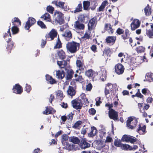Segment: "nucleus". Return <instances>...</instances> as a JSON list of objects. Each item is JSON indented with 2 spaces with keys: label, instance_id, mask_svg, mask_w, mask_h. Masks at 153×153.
Segmentation results:
<instances>
[{
  "label": "nucleus",
  "instance_id": "19",
  "mask_svg": "<svg viewBox=\"0 0 153 153\" xmlns=\"http://www.w3.org/2000/svg\"><path fill=\"white\" fill-rule=\"evenodd\" d=\"M81 101L83 105H87L89 102L88 99L86 97V95L85 93H82L80 96L79 97L78 99Z\"/></svg>",
  "mask_w": 153,
  "mask_h": 153
},
{
  "label": "nucleus",
  "instance_id": "58",
  "mask_svg": "<svg viewBox=\"0 0 153 153\" xmlns=\"http://www.w3.org/2000/svg\"><path fill=\"white\" fill-rule=\"evenodd\" d=\"M93 86L90 83H89L86 85V90L88 91H90L92 88Z\"/></svg>",
  "mask_w": 153,
  "mask_h": 153
},
{
  "label": "nucleus",
  "instance_id": "60",
  "mask_svg": "<svg viewBox=\"0 0 153 153\" xmlns=\"http://www.w3.org/2000/svg\"><path fill=\"white\" fill-rule=\"evenodd\" d=\"M124 32V30L120 28H118L117 30L116 33L118 35H120L123 33Z\"/></svg>",
  "mask_w": 153,
  "mask_h": 153
},
{
  "label": "nucleus",
  "instance_id": "49",
  "mask_svg": "<svg viewBox=\"0 0 153 153\" xmlns=\"http://www.w3.org/2000/svg\"><path fill=\"white\" fill-rule=\"evenodd\" d=\"M46 10L47 11L51 14H53L54 10V8L51 6H48Z\"/></svg>",
  "mask_w": 153,
  "mask_h": 153
},
{
  "label": "nucleus",
  "instance_id": "52",
  "mask_svg": "<svg viewBox=\"0 0 153 153\" xmlns=\"http://www.w3.org/2000/svg\"><path fill=\"white\" fill-rule=\"evenodd\" d=\"M113 88V85L111 83H108L107 84L105 87V88H106L107 89L112 91Z\"/></svg>",
  "mask_w": 153,
  "mask_h": 153
},
{
  "label": "nucleus",
  "instance_id": "40",
  "mask_svg": "<svg viewBox=\"0 0 153 153\" xmlns=\"http://www.w3.org/2000/svg\"><path fill=\"white\" fill-rule=\"evenodd\" d=\"M18 26L13 25L11 28V30L13 34H15L18 33L19 31Z\"/></svg>",
  "mask_w": 153,
  "mask_h": 153
},
{
  "label": "nucleus",
  "instance_id": "39",
  "mask_svg": "<svg viewBox=\"0 0 153 153\" xmlns=\"http://www.w3.org/2000/svg\"><path fill=\"white\" fill-rule=\"evenodd\" d=\"M82 4L81 3H80L76 7L75 9L74 10V13H75L77 12L82 11Z\"/></svg>",
  "mask_w": 153,
  "mask_h": 153
},
{
  "label": "nucleus",
  "instance_id": "15",
  "mask_svg": "<svg viewBox=\"0 0 153 153\" xmlns=\"http://www.w3.org/2000/svg\"><path fill=\"white\" fill-rule=\"evenodd\" d=\"M116 40V36H108L106 37L105 40L107 44H111L113 45L114 44Z\"/></svg>",
  "mask_w": 153,
  "mask_h": 153
},
{
  "label": "nucleus",
  "instance_id": "25",
  "mask_svg": "<svg viewBox=\"0 0 153 153\" xmlns=\"http://www.w3.org/2000/svg\"><path fill=\"white\" fill-rule=\"evenodd\" d=\"M80 140L79 138L76 137H71L69 138V141L75 144H78L79 145Z\"/></svg>",
  "mask_w": 153,
  "mask_h": 153
},
{
  "label": "nucleus",
  "instance_id": "27",
  "mask_svg": "<svg viewBox=\"0 0 153 153\" xmlns=\"http://www.w3.org/2000/svg\"><path fill=\"white\" fill-rule=\"evenodd\" d=\"M91 31L88 30V31H86L83 36L82 37V39H84L85 40H88L91 37Z\"/></svg>",
  "mask_w": 153,
  "mask_h": 153
},
{
  "label": "nucleus",
  "instance_id": "55",
  "mask_svg": "<svg viewBox=\"0 0 153 153\" xmlns=\"http://www.w3.org/2000/svg\"><path fill=\"white\" fill-rule=\"evenodd\" d=\"M130 146L127 144H123L121 148L122 149L127 150L130 148Z\"/></svg>",
  "mask_w": 153,
  "mask_h": 153
},
{
  "label": "nucleus",
  "instance_id": "34",
  "mask_svg": "<svg viewBox=\"0 0 153 153\" xmlns=\"http://www.w3.org/2000/svg\"><path fill=\"white\" fill-rule=\"evenodd\" d=\"M57 54L60 59H63L65 58L66 56L65 52L62 50H61L58 52Z\"/></svg>",
  "mask_w": 153,
  "mask_h": 153
},
{
  "label": "nucleus",
  "instance_id": "29",
  "mask_svg": "<svg viewBox=\"0 0 153 153\" xmlns=\"http://www.w3.org/2000/svg\"><path fill=\"white\" fill-rule=\"evenodd\" d=\"M144 11L145 15L147 16H150L152 12L151 8L148 4L145 7Z\"/></svg>",
  "mask_w": 153,
  "mask_h": 153
},
{
  "label": "nucleus",
  "instance_id": "11",
  "mask_svg": "<svg viewBox=\"0 0 153 153\" xmlns=\"http://www.w3.org/2000/svg\"><path fill=\"white\" fill-rule=\"evenodd\" d=\"M12 90L13 93L21 94L23 92V88L19 84L17 83L13 86Z\"/></svg>",
  "mask_w": 153,
  "mask_h": 153
},
{
  "label": "nucleus",
  "instance_id": "57",
  "mask_svg": "<svg viewBox=\"0 0 153 153\" xmlns=\"http://www.w3.org/2000/svg\"><path fill=\"white\" fill-rule=\"evenodd\" d=\"M88 112L91 115H94L96 113V110L93 108L90 109L89 110Z\"/></svg>",
  "mask_w": 153,
  "mask_h": 153
},
{
  "label": "nucleus",
  "instance_id": "2",
  "mask_svg": "<svg viewBox=\"0 0 153 153\" xmlns=\"http://www.w3.org/2000/svg\"><path fill=\"white\" fill-rule=\"evenodd\" d=\"M55 19L53 21L55 24H59L60 25L63 24L65 23L64 18V14L61 12L56 10L54 12Z\"/></svg>",
  "mask_w": 153,
  "mask_h": 153
},
{
  "label": "nucleus",
  "instance_id": "5",
  "mask_svg": "<svg viewBox=\"0 0 153 153\" xmlns=\"http://www.w3.org/2000/svg\"><path fill=\"white\" fill-rule=\"evenodd\" d=\"M71 103L73 108L76 110L81 109L83 105L81 101L77 98L72 100L71 101Z\"/></svg>",
  "mask_w": 153,
  "mask_h": 153
},
{
  "label": "nucleus",
  "instance_id": "8",
  "mask_svg": "<svg viewBox=\"0 0 153 153\" xmlns=\"http://www.w3.org/2000/svg\"><path fill=\"white\" fill-rule=\"evenodd\" d=\"M36 22L35 19L32 17H29L28 18V20L26 22L25 28L26 30H29L30 27L33 25Z\"/></svg>",
  "mask_w": 153,
  "mask_h": 153
},
{
  "label": "nucleus",
  "instance_id": "14",
  "mask_svg": "<svg viewBox=\"0 0 153 153\" xmlns=\"http://www.w3.org/2000/svg\"><path fill=\"white\" fill-rule=\"evenodd\" d=\"M76 65L78 70L81 71H83L85 66L83 60H81L79 59H77L76 62Z\"/></svg>",
  "mask_w": 153,
  "mask_h": 153
},
{
  "label": "nucleus",
  "instance_id": "7",
  "mask_svg": "<svg viewBox=\"0 0 153 153\" xmlns=\"http://www.w3.org/2000/svg\"><path fill=\"white\" fill-rule=\"evenodd\" d=\"M97 19L96 17H94L89 21L88 25V30H92L94 29L97 23Z\"/></svg>",
  "mask_w": 153,
  "mask_h": 153
},
{
  "label": "nucleus",
  "instance_id": "37",
  "mask_svg": "<svg viewBox=\"0 0 153 153\" xmlns=\"http://www.w3.org/2000/svg\"><path fill=\"white\" fill-rule=\"evenodd\" d=\"M91 131L88 134V135L90 137H92L94 136L97 133V130L94 126L91 127Z\"/></svg>",
  "mask_w": 153,
  "mask_h": 153
},
{
  "label": "nucleus",
  "instance_id": "47",
  "mask_svg": "<svg viewBox=\"0 0 153 153\" xmlns=\"http://www.w3.org/2000/svg\"><path fill=\"white\" fill-rule=\"evenodd\" d=\"M138 126H139V128L137 129V132H139V133H142V132H141V131H142V133H144L145 132L146 128V126H144L143 127H141L140 124H139Z\"/></svg>",
  "mask_w": 153,
  "mask_h": 153
},
{
  "label": "nucleus",
  "instance_id": "31",
  "mask_svg": "<svg viewBox=\"0 0 153 153\" xmlns=\"http://www.w3.org/2000/svg\"><path fill=\"white\" fill-rule=\"evenodd\" d=\"M57 64L60 68H64L67 66V61L64 60L62 61H58Z\"/></svg>",
  "mask_w": 153,
  "mask_h": 153
},
{
  "label": "nucleus",
  "instance_id": "3",
  "mask_svg": "<svg viewBox=\"0 0 153 153\" xmlns=\"http://www.w3.org/2000/svg\"><path fill=\"white\" fill-rule=\"evenodd\" d=\"M51 3L55 5L57 7L59 8L64 11H67L69 10V6L64 2L54 0L52 1Z\"/></svg>",
  "mask_w": 153,
  "mask_h": 153
},
{
  "label": "nucleus",
  "instance_id": "51",
  "mask_svg": "<svg viewBox=\"0 0 153 153\" xmlns=\"http://www.w3.org/2000/svg\"><path fill=\"white\" fill-rule=\"evenodd\" d=\"M140 22L137 19H134V30L138 28L140 26Z\"/></svg>",
  "mask_w": 153,
  "mask_h": 153
},
{
  "label": "nucleus",
  "instance_id": "38",
  "mask_svg": "<svg viewBox=\"0 0 153 153\" xmlns=\"http://www.w3.org/2000/svg\"><path fill=\"white\" fill-rule=\"evenodd\" d=\"M94 71L91 69H89L85 71V74L88 77H92Z\"/></svg>",
  "mask_w": 153,
  "mask_h": 153
},
{
  "label": "nucleus",
  "instance_id": "26",
  "mask_svg": "<svg viewBox=\"0 0 153 153\" xmlns=\"http://www.w3.org/2000/svg\"><path fill=\"white\" fill-rule=\"evenodd\" d=\"M90 2L88 1H84L83 2V9L85 10H88L90 9Z\"/></svg>",
  "mask_w": 153,
  "mask_h": 153
},
{
  "label": "nucleus",
  "instance_id": "42",
  "mask_svg": "<svg viewBox=\"0 0 153 153\" xmlns=\"http://www.w3.org/2000/svg\"><path fill=\"white\" fill-rule=\"evenodd\" d=\"M121 140L118 139H115L114 141V145L117 147H121L122 143L121 142Z\"/></svg>",
  "mask_w": 153,
  "mask_h": 153
},
{
  "label": "nucleus",
  "instance_id": "35",
  "mask_svg": "<svg viewBox=\"0 0 153 153\" xmlns=\"http://www.w3.org/2000/svg\"><path fill=\"white\" fill-rule=\"evenodd\" d=\"M62 47V43L60 41L59 36H58L57 41L54 47V49L60 48Z\"/></svg>",
  "mask_w": 153,
  "mask_h": 153
},
{
  "label": "nucleus",
  "instance_id": "22",
  "mask_svg": "<svg viewBox=\"0 0 153 153\" xmlns=\"http://www.w3.org/2000/svg\"><path fill=\"white\" fill-rule=\"evenodd\" d=\"M104 30L107 31L109 34H112L114 32V30L110 24L106 23L105 24Z\"/></svg>",
  "mask_w": 153,
  "mask_h": 153
},
{
  "label": "nucleus",
  "instance_id": "44",
  "mask_svg": "<svg viewBox=\"0 0 153 153\" xmlns=\"http://www.w3.org/2000/svg\"><path fill=\"white\" fill-rule=\"evenodd\" d=\"M143 58L140 56H138L135 59L136 61L135 63L137 65H140L143 61Z\"/></svg>",
  "mask_w": 153,
  "mask_h": 153
},
{
  "label": "nucleus",
  "instance_id": "62",
  "mask_svg": "<svg viewBox=\"0 0 153 153\" xmlns=\"http://www.w3.org/2000/svg\"><path fill=\"white\" fill-rule=\"evenodd\" d=\"M74 115V114H72V113H70L67 117V119L68 120L71 121L73 119Z\"/></svg>",
  "mask_w": 153,
  "mask_h": 153
},
{
  "label": "nucleus",
  "instance_id": "33",
  "mask_svg": "<svg viewBox=\"0 0 153 153\" xmlns=\"http://www.w3.org/2000/svg\"><path fill=\"white\" fill-rule=\"evenodd\" d=\"M12 23L13 25L19 26L21 25V22L18 18L15 17L12 20Z\"/></svg>",
  "mask_w": 153,
  "mask_h": 153
},
{
  "label": "nucleus",
  "instance_id": "41",
  "mask_svg": "<svg viewBox=\"0 0 153 153\" xmlns=\"http://www.w3.org/2000/svg\"><path fill=\"white\" fill-rule=\"evenodd\" d=\"M152 30H149L147 31L146 34L150 38H153V24L151 25Z\"/></svg>",
  "mask_w": 153,
  "mask_h": 153
},
{
  "label": "nucleus",
  "instance_id": "9",
  "mask_svg": "<svg viewBox=\"0 0 153 153\" xmlns=\"http://www.w3.org/2000/svg\"><path fill=\"white\" fill-rule=\"evenodd\" d=\"M115 72L118 74H121L123 73L125 70L124 66L121 63H118L114 67Z\"/></svg>",
  "mask_w": 153,
  "mask_h": 153
},
{
  "label": "nucleus",
  "instance_id": "12",
  "mask_svg": "<svg viewBox=\"0 0 153 153\" xmlns=\"http://www.w3.org/2000/svg\"><path fill=\"white\" fill-rule=\"evenodd\" d=\"M57 34V32L55 29H52L49 33L46 35L45 37L46 39L51 38V40H53L56 37Z\"/></svg>",
  "mask_w": 153,
  "mask_h": 153
},
{
  "label": "nucleus",
  "instance_id": "23",
  "mask_svg": "<svg viewBox=\"0 0 153 153\" xmlns=\"http://www.w3.org/2000/svg\"><path fill=\"white\" fill-rule=\"evenodd\" d=\"M74 74V72L71 69L68 70L65 77L66 80L68 81L71 80Z\"/></svg>",
  "mask_w": 153,
  "mask_h": 153
},
{
  "label": "nucleus",
  "instance_id": "56",
  "mask_svg": "<svg viewBox=\"0 0 153 153\" xmlns=\"http://www.w3.org/2000/svg\"><path fill=\"white\" fill-rule=\"evenodd\" d=\"M101 97H98L95 99L96 101V105L97 106H99L100 104L102 103V102L100 101Z\"/></svg>",
  "mask_w": 153,
  "mask_h": 153
},
{
  "label": "nucleus",
  "instance_id": "1",
  "mask_svg": "<svg viewBox=\"0 0 153 153\" xmlns=\"http://www.w3.org/2000/svg\"><path fill=\"white\" fill-rule=\"evenodd\" d=\"M79 43L74 41L68 42L66 45L67 51L71 53H76L79 50Z\"/></svg>",
  "mask_w": 153,
  "mask_h": 153
},
{
  "label": "nucleus",
  "instance_id": "36",
  "mask_svg": "<svg viewBox=\"0 0 153 153\" xmlns=\"http://www.w3.org/2000/svg\"><path fill=\"white\" fill-rule=\"evenodd\" d=\"M41 18H44L45 20L47 21L51 22V16L50 14L48 13H46L44 15H43L41 17Z\"/></svg>",
  "mask_w": 153,
  "mask_h": 153
},
{
  "label": "nucleus",
  "instance_id": "63",
  "mask_svg": "<svg viewBox=\"0 0 153 153\" xmlns=\"http://www.w3.org/2000/svg\"><path fill=\"white\" fill-rule=\"evenodd\" d=\"M91 49L94 52H96L97 51V46L95 45H92L91 47Z\"/></svg>",
  "mask_w": 153,
  "mask_h": 153
},
{
  "label": "nucleus",
  "instance_id": "28",
  "mask_svg": "<svg viewBox=\"0 0 153 153\" xmlns=\"http://www.w3.org/2000/svg\"><path fill=\"white\" fill-rule=\"evenodd\" d=\"M90 9L92 10L95 9L98 5L97 0H90Z\"/></svg>",
  "mask_w": 153,
  "mask_h": 153
},
{
  "label": "nucleus",
  "instance_id": "13",
  "mask_svg": "<svg viewBox=\"0 0 153 153\" xmlns=\"http://www.w3.org/2000/svg\"><path fill=\"white\" fill-rule=\"evenodd\" d=\"M7 42L8 43L6 48L7 51H8V53H10L11 50L13 48L14 46L15 43L13 41H12L11 38H9L7 41Z\"/></svg>",
  "mask_w": 153,
  "mask_h": 153
},
{
  "label": "nucleus",
  "instance_id": "59",
  "mask_svg": "<svg viewBox=\"0 0 153 153\" xmlns=\"http://www.w3.org/2000/svg\"><path fill=\"white\" fill-rule=\"evenodd\" d=\"M25 88V90L26 91L27 93L29 92L31 90V86L27 84H26Z\"/></svg>",
  "mask_w": 153,
  "mask_h": 153
},
{
  "label": "nucleus",
  "instance_id": "30",
  "mask_svg": "<svg viewBox=\"0 0 153 153\" xmlns=\"http://www.w3.org/2000/svg\"><path fill=\"white\" fill-rule=\"evenodd\" d=\"M45 76L46 80L49 82L51 84H53L56 83L55 80L53 78L52 76L48 74H47Z\"/></svg>",
  "mask_w": 153,
  "mask_h": 153
},
{
  "label": "nucleus",
  "instance_id": "6",
  "mask_svg": "<svg viewBox=\"0 0 153 153\" xmlns=\"http://www.w3.org/2000/svg\"><path fill=\"white\" fill-rule=\"evenodd\" d=\"M108 117L110 119L114 121H118V112L113 109H111L108 112Z\"/></svg>",
  "mask_w": 153,
  "mask_h": 153
},
{
  "label": "nucleus",
  "instance_id": "45",
  "mask_svg": "<svg viewBox=\"0 0 153 153\" xmlns=\"http://www.w3.org/2000/svg\"><path fill=\"white\" fill-rule=\"evenodd\" d=\"M85 16L84 14H81L78 17L77 21H79L81 23H84L85 22Z\"/></svg>",
  "mask_w": 153,
  "mask_h": 153
},
{
  "label": "nucleus",
  "instance_id": "10",
  "mask_svg": "<svg viewBox=\"0 0 153 153\" xmlns=\"http://www.w3.org/2000/svg\"><path fill=\"white\" fill-rule=\"evenodd\" d=\"M79 146L82 149H85L91 146V144L88 143V141L85 138L81 139Z\"/></svg>",
  "mask_w": 153,
  "mask_h": 153
},
{
  "label": "nucleus",
  "instance_id": "46",
  "mask_svg": "<svg viewBox=\"0 0 153 153\" xmlns=\"http://www.w3.org/2000/svg\"><path fill=\"white\" fill-rule=\"evenodd\" d=\"M46 110L43 112V114H49L51 113L52 108L46 107Z\"/></svg>",
  "mask_w": 153,
  "mask_h": 153
},
{
  "label": "nucleus",
  "instance_id": "64",
  "mask_svg": "<svg viewBox=\"0 0 153 153\" xmlns=\"http://www.w3.org/2000/svg\"><path fill=\"white\" fill-rule=\"evenodd\" d=\"M46 42H47L46 40L42 39V42L41 43V46L42 48H44L45 47Z\"/></svg>",
  "mask_w": 153,
  "mask_h": 153
},
{
  "label": "nucleus",
  "instance_id": "21",
  "mask_svg": "<svg viewBox=\"0 0 153 153\" xmlns=\"http://www.w3.org/2000/svg\"><path fill=\"white\" fill-rule=\"evenodd\" d=\"M56 75L59 79H62L65 76V72L64 71L62 70H56Z\"/></svg>",
  "mask_w": 153,
  "mask_h": 153
},
{
  "label": "nucleus",
  "instance_id": "53",
  "mask_svg": "<svg viewBox=\"0 0 153 153\" xmlns=\"http://www.w3.org/2000/svg\"><path fill=\"white\" fill-rule=\"evenodd\" d=\"M111 52V49L109 47L105 48L103 51L104 53L106 55L108 56Z\"/></svg>",
  "mask_w": 153,
  "mask_h": 153
},
{
  "label": "nucleus",
  "instance_id": "61",
  "mask_svg": "<svg viewBox=\"0 0 153 153\" xmlns=\"http://www.w3.org/2000/svg\"><path fill=\"white\" fill-rule=\"evenodd\" d=\"M136 50L138 53H141L144 51V49L142 46H139L137 48Z\"/></svg>",
  "mask_w": 153,
  "mask_h": 153
},
{
  "label": "nucleus",
  "instance_id": "43",
  "mask_svg": "<svg viewBox=\"0 0 153 153\" xmlns=\"http://www.w3.org/2000/svg\"><path fill=\"white\" fill-rule=\"evenodd\" d=\"M56 95L57 96L56 97H58V98H60L61 100H62L64 97V96H63L62 91L61 90H59L57 91L56 92Z\"/></svg>",
  "mask_w": 153,
  "mask_h": 153
},
{
  "label": "nucleus",
  "instance_id": "48",
  "mask_svg": "<svg viewBox=\"0 0 153 153\" xmlns=\"http://www.w3.org/2000/svg\"><path fill=\"white\" fill-rule=\"evenodd\" d=\"M37 25L42 29H46L47 27L43 22L41 21H38L37 22Z\"/></svg>",
  "mask_w": 153,
  "mask_h": 153
},
{
  "label": "nucleus",
  "instance_id": "16",
  "mask_svg": "<svg viewBox=\"0 0 153 153\" xmlns=\"http://www.w3.org/2000/svg\"><path fill=\"white\" fill-rule=\"evenodd\" d=\"M121 140L123 142H130L131 143H134V138H131L130 136L125 134L122 137Z\"/></svg>",
  "mask_w": 153,
  "mask_h": 153
},
{
  "label": "nucleus",
  "instance_id": "20",
  "mask_svg": "<svg viewBox=\"0 0 153 153\" xmlns=\"http://www.w3.org/2000/svg\"><path fill=\"white\" fill-rule=\"evenodd\" d=\"M62 35L63 36L65 37V39L67 41L70 40L72 37L71 32L69 30H67L65 31L64 33Z\"/></svg>",
  "mask_w": 153,
  "mask_h": 153
},
{
  "label": "nucleus",
  "instance_id": "17",
  "mask_svg": "<svg viewBox=\"0 0 153 153\" xmlns=\"http://www.w3.org/2000/svg\"><path fill=\"white\" fill-rule=\"evenodd\" d=\"M74 27L77 30H83L85 28L84 24L80 23L79 21H76L74 24Z\"/></svg>",
  "mask_w": 153,
  "mask_h": 153
},
{
  "label": "nucleus",
  "instance_id": "4",
  "mask_svg": "<svg viewBox=\"0 0 153 153\" xmlns=\"http://www.w3.org/2000/svg\"><path fill=\"white\" fill-rule=\"evenodd\" d=\"M105 76L106 74H103L101 72H98L94 71L92 78L94 81L100 79L103 81L104 79V78L105 77Z\"/></svg>",
  "mask_w": 153,
  "mask_h": 153
},
{
  "label": "nucleus",
  "instance_id": "18",
  "mask_svg": "<svg viewBox=\"0 0 153 153\" xmlns=\"http://www.w3.org/2000/svg\"><path fill=\"white\" fill-rule=\"evenodd\" d=\"M67 92V94L68 95L73 97L76 94V88L70 85L68 86Z\"/></svg>",
  "mask_w": 153,
  "mask_h": 153
},
{
  "label": "nucleus",
  "instance_id": "54",
  "mask_svg": "<svg viewBox=\"0 0 153 153\" xmlns=\"http://www.w3.org/2000/svg\"><path fill=\"white\" fill-rule=\"evenodd\" d=\"M74 80L80 83H82L84 82V79L81 75L78 76V77L76 78Z\"/></svg>",
  "mask_w": 153,
  "mask_h": 153
},
{
  "label": "nucleus",
  "instance_id": "24",
  "mask_svg": "<svg viewBox=\"0 0 153 153\" xmlns=\"http://www.w3.org/2000/svg\"><path fill=\"white\" fill-rule=\"evenodd\" d=\"M108 3L107 0H105L103 1L101 5L99 7L97 10V11H103L106 5H108Z\"/></svg>",
  "mask_w": 153,
  "mask_h": 153
},
{
  "label": "nucleus",
  "instance_id": "50",
  "mask_svg": "<svg viewBox=\"0 0 153 153\" xmlns=\"http://www.w3.org/2000/svg\"><path fill=\"white\" fill-rule=\"evenodd\" d=\"M82 123V121L81 120H78L76 121L74 124V125L72 126V128L76 129Z\"/></svg>",
  "mask_w": 153,
  "mask_h": 153
},
{
  "label": "nucleus",
  "instance_id": "32",
  "mask_svg": "<svg viewBox=\"0 0 153 153\" xmlns=\"http://www.w3.org/2000/svg\"><path fill=\"white\" fill-rule=\"evenodd\" d=\"M134 120V118L132 117H130L128 118L126 121V126L129 128L132 129L134 128V126L131 125V123Z\"/></svg>",
  "mask_w": 153,
  "mask_h": 153
}]
</instances>
